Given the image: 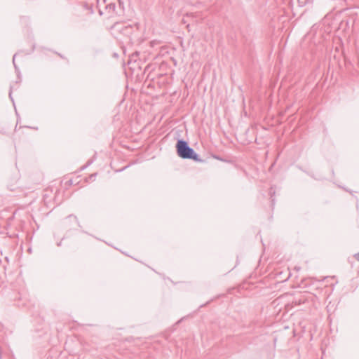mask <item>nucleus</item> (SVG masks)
I'll list each match as a JSON object with an SVG mask.
<instances>
[{
    "mask_svg": "<svg viewBox=\"0 0 359 359\" xmlns=\"http://www.w3.org/2000/svg\"><path fill=\"white\" fill-rule=\"evenodd\" d=\"M274 194H275V191L273 190V187H271L270 191H269V194L271 198V202H272L273 205H274V198H273Z\"/></svg>",
    "mask_w": 359,
    "mask_h": 359,
    "instance_id": "obj_4",
    "label": "nucleus"
},
{
    "mask_svg": "<svg viewBox=\"0 0 359 359\" xmlns=\"http://www.w3.org/2000/svg\"><path fill=\"white\" fill-rule=\"evenodd\" d=\"M83 6L86 10H87L89 12L90 14H93L94 13L93 6L91 5H89L87 3H84L83 4Z\"/></svg>",
    "mask_w": 359,
    "mask_h": 359,
    "instance_id": "obj_2",
    "label": "nucleus"
},
{
    "mask_svg": "<svg viewBox=\"0 0 359 359\" xmlns=\"http://www.w3.org/2000/svg\"><path fill=\"white\" fill-rule=\"evenodd\" d=\"M97 175V174L96 172L91 174L90 175H89V177H88L86 178V181L87 182H90V181H92V182H93V181H95V178H96Z\"/></svg>",
    "mask_w": 359,
    "mask_h": 359,
    "instance_id": "obj_3",
    "label": "nucleus"
},
{
    "mask_svg": "<svg viewBox=\"0 0 359 359\" xmlns=\"http://www.w3.org/2000/svg\"><path fill=\"white\" fill-rule=\"evenodd\" d=\"M9 97L10 99L11 100V101L13 102V103L14 104V100H13V98L12 97V87L10 88V90H9Z\"/></svg>",
    "mask_w": 359,
    "mask_h": 359,
    "instance_id": "obj_8",
    "label": "nucleus"
},
{
    "mask_svg": "<svg viewBox=\"0 0 359 359\" xmlns=\"http://www.w3.org/2000/svg\"><path fill=\"white\" fill-rule=\"evenodd\" d=\"M354 257L355 258L356 260L359 261V252L358 253H356L355 255H354Z\"/></svg>",
    "mask_w": 359,
    "mask_h": 359,
    "instance_id": "obj_9",
    "label": "nucleus"
},
{
    "mask_svg": "<svg viewBox=\"0 0 359 359\" xmlns=\"http://www.w3.org/2000/svg\"><path fill=\"white\" fill-rule=\"evenodd\" d=\"M299 269H300L299 267H297V266L295 267V269L297 271L299 270Z\"/></svg>",
    "mask_w": 359,
    "mask_h": 359,
    "instance_id": "obj_11",
    "label": "nucleus"
},
{
    "mask_svg": "<svg viewBox=\"0 0 359 359\" xmlns=\"http://www.w3.org/2000/svg\"><path fill=\"white\" fill-rule=\"evenodd\" d=\"M125 168H126V167H125L124 168H121V170H120V171L123 170Z\"/></svg>",
    "mask_w": 359,
    "mask_h": 359,
    "instance_id": "obj_13",
    "label": "nucleus"
},
{
    "mask_svg": "<svg viewBox=\"0 0 359 359\" xmlns=\"http://www.w3.org/2000/svg\"><path fill=\"white\" fill-rule=\"evenodd\" d=\"M215 158H216L217 159H219V160H221V161L222 160L221 158H219V157H218V156H215Z\"/></svg>",
    "mask_w": 359,
    "mask_h": 359,
    "instance_id": "obj_10",
    "label": "nucleus"
},
{
    "mask_svg": "<svg viewBox=\"0 0 359 359\" xmlns=\"http://www.w3.org/2000/svg\"><path fill=\"white\" fill-rule=\"evenodd\" d=\"M57 245H58V246L61 245V242H60L59 243H57Z\"/></svg>",
    "mask_w": 359,
    "mask_h": 359,
    "instance_id": "obj_12",
    "label": "nucleus"
},
{
    "mask_svg": "<svg viewBox=\"0 0 359 359\" xmlns=\"http://www.w3.org/2000/svg\"><path fill=\"white\" fill-rule=\"evenodd\" d=\"M73 219L76 223H78V219H77V217L76 216L70 215H69L67 217V219Z\"/></svg>",
    "mask_w": 359,
    "mask_h": 359,
    "instance_id": "obj_7",
    "label": "nucleus"
},
{
    "mask_svg": "<svg viewBox=\"0 0 359 359\" xmlns=\"http://www.w3.org/2000/svg\"><path fill=\"white\" fill-rule=\"evenodd\" d=\"M16 55H17V54H15V55H13V65H14V67H15V72H17V74H20V72H19V69H18V68L17 65H15V60Z\"/></svg>",
    "mask_w": 359,
    "mask_h": 359,
    "instance_id": "obj_5",
    "label": "nucleus"
},
{
    "mask_svg": "<svg viewBox=\"0 0 359 359\" xmlns=\"http://www.w3.org/2000/svg\"><path fill=\"white\" fill-rule=\"evenodd\" d=\"M176 151L178 156L183 159H191L196 162H202L199 155L189 147V143L183 140L179 139L177 141Z\"/></svg>",
    "mask_w": 359,
    "mask_h": 359,
    "instance_id": "obj_1",
    "label": "nucleus"
},
{
    "mask_svg": "<svg viewBox=\"0 0 359 359\" xmlns=\"http://www.w3.org/2000/svg\"><path fill=\"white\" fill-rule=\"evenodd\" d=\"M93 163V160H88L86 165H83V167H81V170H84L86 169L88 165H90L91 163Z\"/></svg>",
    "mask_w": 359,
    "mask_h": 359,
    "instance_id": "obj_6",
    "label": "nucleus"
}]
</instances>
